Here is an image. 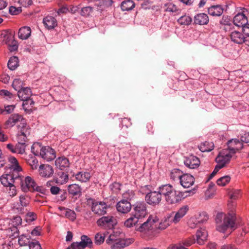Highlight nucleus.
Masks as SVG:
<instances>
[{
  "instance_id": "19",
  "label": "nucleus",
  "mask_w": 249,
  "mask_h": 249,
  "mask_svg": "<svg viewBox=\"0 0 249 249\" xmlns=\"http://www.w3.org/2000/svg\"><path fill=\"white\" fill-rule=\"evenodd\" d=\"M26 146V144L22 142H18L15 145L12 143H8L6 145V148L11 152L18 154H23L25 152Z\"/></svg>"
},
{
  "instance_id": "16",
  "label": "nucleus",
  "mask_w": 249,
  "mask_h": 249,
  "mask_svg": "<svg viewBox=\"0 0 249 249\" xmlns=\"http://www.w3.org/2000/svg\"><path fill=\"white\" fill-rule=\"evenodd\" d=\"M199 159L196 156L190 155L184 158V163L190 169L197 168L200 165Z\"/></svg>"
},
{
  "instance_id": "45",
  "label": "nucleus",
  "mask_w": 249,
  "mask_h": 249,
  "mask_svg": "<svg viewBox=\"0 0 249 249\" xmlns=\"http://www.w3.org/2000/svg\"><path fill=\"white\" fill-rule=\"evenodd\" d=\"M31 237L30 235L22 234L19 236L18 244L20 246H29L32 242L30 241Z\"/></svg>"
},
{
  "instance_id": "15",
  "label": "nucleus",
  "mask_w": 249,
  "mask_h": 249,
  "mask_svg": "<svg viewBox=\"0 0 249 249\" xmlns=\"http://www.w3.org/2000/svg\"><path fill=\"white\" fill-rule=\"evenodd\" d=\"M243 148V143L237 139L230 140L227 142V148L224 149L228 150L232 155L237 151Z\"/></svg>"
},
{
  "instance_id": "44",
  "label": "nucleus",
  "mask_w": 249,
  "mask_h": 249,
  "mask_svg": "<svg viewBox=\"0 0 249 249\" xmlns=\"http://www.w3.org/2000/svg\"><path fill=\"white\" fill-rule=\"evenodd\" d=\"M163 8L164 11L169 13H178L179 11L177 6L172 2L165 3Z\"/></svg>"
},
{
  "instance_id": "32",
  "label": "nucleus",
  "mask_w": 249,
  "mask_h": 249,
  "mask_svg": "<svg viewBox=\"0 0 249 249\" xmlns=\"http://www.w3.org/2000/svg\"><path fill=\"white\" fill-rule=\"evenodd\" d=\"M75 179L81 182H87L91 178L90 174L88 172L80 171L73 175Z\"/></svg>"
},
{
  "instance_id": "12",
  "label": "nucleus",
  "mask_w": 249,
  "mask_h": 249,
  "mask_svg": "<svg viewBox=\"0 0 249 249\" xmlns=\"http://www.w3.org/2000/svg\"><path fill=\"white\" fill-rule=\"evenodd\" d=\"M209 218L208 215L206 212H203L194 217L190 218L188 222L189 227L191 229L195 228L199 223H203L206 222Z\"/></svg>"
},
{
  "instance_id": "64",
  "label": "nucleus",
  "mask_w": 249,
  "mask_h": 249,
  "mask_svg": "<svg viewBox=\"0 0 249 249\" xmlns=\"http://www.w3.org/2000/svg\"><path fill=\"white\" fill-rule=\"evenodd\" d=\"M29 249H42L38 241L32 242L29 244Z\"/></svg>"
},
{
  "instance_id": "14",
  "label": "nucleus",
  "mask_w": 249,
  "mask_h": 249,
  "mask_svg": "<svg viewBox=\"0 0 249 249\" xmlns=\"http://www.w3.org/2000/svg\"><path fill=\"white\" fill-rule=\"evenodd\" d=\"M183 198H184V193L182 192L177 191L174 188L165 200L167 203L173 204L178 202Z\"/></svg>"
},
{
  "instance_id": "36",
  "label": "nucleus",
  "mask_w": 249,
  "mask_h": 249,
  "mask_svg": "<svg viewBox=\"0 0 249 249\" xmlns=\"http://www.w3.org/2000/svg\"><path fill=\"white\" fill-rule=\"evenodd\" d=\"M139 219L132 214L130 217L124 221V225L127 228H131L134 226H136L139 222Z\"/></svg>"
},
{
  "instance_id": "25",
  "label": "nucleus",
  "mask_w": 249,
  "mask_h": 249,
  "mask_svg": "<svg viewBox=\"0 0 249 249\" xmlns=\"http://www.w3.org/2000/svg\"><path fill=\"white\" fill-rule=\"evenodd\" d=\"M195 182L194 177L188 174H183V176L180 178V183L184 188H189L192 186Z\"/></svg>"
},
{
  "instance_id": "35",
  "label": "nucleus",
  "mask_w": 249,
  "mask_h": 249,
  "mask_svg": "<svg viewBox=\"0 0 249 249\" xmlns=\"http://www.w3.org/2000/svg\"><path fill=\"white\" fill-rule=\"evenodd\" d=\"M31 30L29 27L24 26L20 28L18 33V36L20 39L25 40L28 39L31 36Z\"/></svg>"
},
{
  "instance_id": "28",
  "label": "nucleus",
  "mask_w": 249,
  "mask_h": 249,
  "mask_svg": "<svg viewBox=\"0 0 249 249\" xmlns=\"http://www.w3.org/2000/svg\"><path fill=\"white\" fill-rule=\"evenodd\" d=\"M17 176H14L13 174H5L2 175L0 178L1 184L5 187L12 185L15 182V179Z\"/></svg>"
},
{
  "instance_id": "62",
  "label": "nucleus",
  "mask_w": 249,
  "mask_h": 249,
  "mask_svg": "<svg viewBox=\"0 0 249 249\" xmlns=\"http://www.w3.org/2000/svg\"><path fill=\"white\" fill-rule=\"evenodd\" d=\"M240 139L242 142H249V132L246 131L243 132L241 134Z\"/></svg>"
},
{
  "instance_id": "47",
  "label": "nucleus",
  "mask_w": 249,
  "mask_h": 249,
  "mask_svg": "<svg viewBox=\"0 0 249 249\" xmlns=\"http://www.w3.org/2000/svg\"><path fill=\"white\" fill-rule=\"evenodd\" d=\"M8 161L13 164V166H14V171L18 173L22 171V168L19 166L18 162L15 157L13 156L9 157L8 158Z\"/></svg>"
},
{
  "instance_id": "59",
  "label": "nucleus",
  "mask_w": 249,
  "mask_h": 249,
  "mask_svg": "<svg viewBox=\"0 0 249 249\" xmlns=\"http://www.w3.org/2000/svg\"><path fill=\"white\" fill-rule=\"evenodd\" d=\"M240 196V191L239 190H234L232 191L230 194V199L231 201L237 199Z\"/></svg>"
},
{
  "instance_id": "9",
  "label": "nucleus",
  "mask_w": 249,
  "mask_h": 249,
  "mask_svg": "<svg viewBox=\"0 0 249 249\" xmlns=\"http://www.w3.org/2000/svg\"><path fill=\"white\" fill-rule=\"evenodd\" d=\"M133 210L132 214L139 220L144 217L147 214L146 204L143 201L136 203Z\"/></svg>"
},
{
  "instance_id": "3",
  "label": "nucleus",
  "mask_w": 249,
  "mask_h": 249,
  "mask_svg": "<svg viewBox=\"0 0 249 249\" xmlns=\"http://www.w3.org/2000/svg\"><path fill=\"white\" fill-rule=\"evenodd\" d=\"M89 204H91V210L96 214L103 215L107 213L108 208L107 205L103 201H97L94 199L89 198L88 200Z\"/></svg>"
},
{
  "instance_id": "18",
  "label": "nucleus",
  "mask_w": 249,
  "mask_h": 249,
  "mask_svg": "<svg viewBox=\"0 0 249 249\" xmlns=\"http://www.w3.org/2000/svg\"><path fill=\"white\" fill-rule=\"evenodd\" d=\"M39 156L44 160L50 161L56 158V153L54 150L50 146H44Z\"/></svg>"
},
{
  "instance_id": "17",
  "label": "nucleus",
  "mask_w": 249,
  "mask_h": 249,
  "mask_svg": "<svg viewBox=\"0 0 249 249\" xmlns=\"http://www.w3.org/2000/svg\"><path fill=\"white\" fill-rule=\"evenodd\" d=\"M23 121H24V119L21 115H19L18 113L12 114L5 122V128H11L15 126L18 122H20V123H21Z\"/></svg>"
},
{
  "instance_id": "43",
  "label": "nucleus",
  "mask_w": 249,
  "mask_h": 249,
  "mask_svg": "<svg viewBox=\"0 0 249 249\" xmlns=\"http://www.w3.org/2000/svg\"><path fill=\"white\" fill-rule=\"evenodd\" d=\"M68 191L70 194L74 196L81 193V188L78 184H72L68 186Z\"/></svg>"
},
{
  "instance_id": "23",
  "label": "nucleus",
  "mask_w": 249,
  "mask_h": 249,
  "mask_svg": "<svg viewBox=\"0 0 249 249\" xmlns=\"http://www.w3.org/2000/svg\"><path fill=\"white\" fill-rule=\"evenodd\" d=\"M195 243L194 236H191L182 240L179 243L173 245V249H188L187 247Z\"/></svg>"
},
{
  "instance_id": "54",
  "label": "nucleus",
  "mask_w": 249,
  "mask_h": 249,
  "mask_svg": "<svg viewBox=\"0 0 249 249\" xmlns=\"http://www.w3.org/2000/svg\"><path fill=\"white\" fill-rule=\"evenodd\" d=\"M192 19L191 17H180L178 19V22L180 25H188L192 22Z\"/></svg>"
},
{
  "instance_id": "29",
  "label": "nucleus",
  "mask_w": 249,
  "mask_h": 249,
  "mask_svg": "<svg viewBox=\"0 0 249 249\" xmlns=\"http://www.w3.org/2000/svg\"><path fill=\"white\" fill-rule=\"evenodd\" d=\"M196 243L200 245L204 244L208 237V232L204 228H200L198 230L196 233Z\"/></svg>"
},
{
  "instance_id": "24",
  "label": "nucleus",
  "mask_w": 249,
  "mask_h": 249,
  "mask_svg": "<svg viewBox=\"0 0 249 249\" xmlns=\"http://www.w3.org/2000/svg\"><path fill=\"white\" fill-rule=\"evenodd\" d=\"M54 182L58 185H63L66 183L69 180V175L67 173L62 171H59L56 173L53 177Z\"/></svg>"
},
{
  "instance_id": "41",
  "label": "nucleus",
  "mask_w": 249,
  "mask_h": 249,
  "mask_svg": "<svg viewBox=\"0 0 249 249\" xmlns=\"http://www.w3.org/2000/svg\"><path fill=\"white\" fill-rule=\"evenodd\" d=\"M18 58V57L13 56L11 57L8 62L7 66L12 71L15 70L19 66Z\"/></svg>"
},
{
  "instance_id": "56",
  "label": "nucleus",
  "mask_w": 249,
  "mask_h": 249,
  "mask_svg": "<svg viewBox=\"0 0 249 249\" xmlns=\"http://www.w3.org/2000/svg\"><path fill=\"white\" fill-rule=\"evenodd\" d=\"M237 14L235 16H248L249 15V8L244 7H237L236 9Z\"/></svg>"
},
{
  "instance_id": "61",
  "label": "nucleus",
  "mask_w": 249,
  "mask_h": 249,
  "mask_svg": "<svg viewBox=\"0 0 249 249\" xmlns=\"http://www.w3.org/2000/svg\"><path fill=\"white\" fill-rule=\"evenodd\" d=\"M19 201L22 207H26L29 203V200L26 195H21L19 196Z\"/></svg>"
},
{
  "instance_id": "8",
  "label": "nucleus",
  "mask_w": 249,
  "mask_h": 249,
  "mask_svg": "<svg viewBox=\"0 0 249 249\" xmlns=\"http://www.w3.org/2000/svg\"><path fill=\"white\" fill-rule=\"evenodd\" d=\"M116 219L112 216H103L97 221L98 226L105 229H111L116 225Z\"/></svg>"
},
{
  "instance_id": "39",
  "label": "nucleus",
  "mask_w": 249,
  "mask_h": 249,
  "mask_svg": "<svg viewBox=\"0 0 249 249\" xmlns=\"http://www.w3.org/2000/svg\"><path fill=\"white\" fill-rule=\"evenodd\" d=\"M213 143L209 142H205L201 143L198 146L199 150L202 152L211 151L213 149Z\"/></svg>"
},
{
  "instance_id": "31",
  "label": "nucleus",
  "mask_w": 249,
  "mask_h": 249,
  "mask_svg": "<svg viewBox=\"0 0 249 249\" xmlns=\"http://www.w3.org/2000/svg\"><path fill=\"white\" fill-rule=\"evenodd\" d=\"M18 95L20 100L25 102L30 98L32 95V91L29 88H23L18 92Z\"/></svg>"
},
{
  "instance_id": "26",
  "label": "nucleus",
  "mask_w": 249,
  "mask_h": 249,
  "mask_svg": "<svg viewBox=\"0 0 249 249\" xmlns=\"http://www.w3.org/2000/svg\"><path fill=\"white\" fill-rule=\"evenodd\" d=\"M55 164L60 170H66L70 166L69 160L65 157H60L56 159Z\"/></svg>"
},
{
  "instance_id": "30",
  "label": "nucleus",
  "mask_w": 249,
  "mask_h": 249,
  "mask_svg": "<svg viewBox=\"0 0 249 249\" xmlns=\"http://www.w3.org/2000/svg\"><path fill=\"white\" fill-rule=\"evenodd\" d=\"M188 210L187 206H184L180 208L175 213L174 217L171 220L172 222L175 224L178 223L180 219L186 214Z\"/></svg>"
},
{
  "instance_id": "2",
  "label": "nucleus",
  "mask_w": 249,
  "mask_h": 249,
  "mask_svg": "<svg viewBox=\"0 0 249 249\" xmlns=\"http://www.w3.org/2000/svg\"><path fill=\"white\" fill-rule=\"evenodd\" d=\"M134 242L132 238L124 239L118 237L115 234H111L106 240L107 243L112 249H121L129 246Z\"/></svg>"
},
{
  "instance_id": "40",
  "label": "nucleus",
  "mask_w": 249,
  "mask_h": 249,
  "mask_svg": "<svg viewBox=\"0 0 249 249\" xmlns=\"http://www.w3.org/2000/svg\"><path fill=\"white\" fill-rule=\"evenodd\" d=\"M183 172L178 169H174L170 173V178L174 181L179 180L183 176Z\"/></svg>"
},
{
  "instance_id": "46",
  "label": "nucleus",
  "mask_w": 249,
  "mask_h": 249,
  "mask_svg": "<svg viewBox=\"0 0 249 249\" xmlns=\"http://www.w3.org/2000/svg\"><path fill=\"white\" fill-rule=\"evenodd\" d=\"M136 195L133 190H128L124 192L122 195V199L127 202H130L135 198Z\"/></svg>"
},
{
  "instance_id": "48",
  "label": "nucleus",
  "mask_w": 249,
  "mask_h": 249,
  "mask_svg": "<svg viewBox=\"0 0 249 249\" xmlns=\"http://www.w3.org/2000/svg\"><path fill=\"white\" fill-rule=\"evenodd\" d=\"M43 147L38 142L34 143L31 147V152L34 155L39 156Z\"/></svg>"
},
{
  "instance_id": "34",
  "label": "nucleus",
  "mask_w": 249,
  "mask_h": 249,
  "mask_svg": "<svg viewBox=\"0 0 249 249\" xmlns=\"http://www.w3.org/2000/svg\"><path fill=\"white\" fill-rule=\"evenodd\" d=\"M43 22L48 29H53L57 25V21L54 17H45Z\"/></svg>"
},
{
  "instance_id": "11",
  "label": "nucleus",
  "mask_w": 249,
  "mask_h": 249,
  "mask_svg": "<svg viewBox=\"0 0 249 249\" xmlns=\"http://www.w3.org/2000/svg\"><path fill=\"white\" fill-rule=\"evenodd\" d=\"M233 24L237 27H242V31L249 36V23L247 17H233Z\"/></svg>"
},
{
  "instance_id": "20",
  "label": "nucleus",
  "mask_w": 249,
  "mask_h": 249,
  "mask_svg": "<svg viewBox=\"0 0 249 249\" xmlns=\"http://www.w3.org/2000/svg\"><path fill=\"white\" fill-rule=\"evenodd\" d=\"M53 167L48 164H41L38 167L39 175L42 178H49L53 174Z\"/></svg>"
},
{
  "instance_id": "4",
  "label": "nucleus",
  "mask_w": 249,
  "mask_h": 249,
  "mask_svg": "<svg viewBox=\"0 0 249 249\" xmlns=\"http://www.w3.org/2000/svg\"><path fill=\"white\" fill-rule=\"evenodd\" d=\"M144 198L145 202L152 206L159 205L162 199L159 190L157 191L149 190L145 193Z\"/></svg>"
},
{
  "instance_id": "57",
  "label": "nucleus",
  "mask_w": 249,
  "mask_h": 249,
  "mask_svg": "<svg viewBox=\"0 0 249 249\" xmlns=\"http://www.w3.org/2000/svg\"><path fill=\"white\" fill-rule=\"evenodd\" d=\"M22 12V8L21 7H16L14 6H11L9 8V13L12 15H18Z\"/></svg>"
},
{
  "instance_id": "7",
  "label": "nucleus",
  "mask_w": 249,
  "mask_h": 249,
  "mask_svg": "<svg viewBox=\"0 0 249 249\" xmlns=\"http://www.w3.org/2000/svg\"><path fill=\"white\" fill-rule=\"evenodd\" d=\"M90 1L94 3V6H89L81 8L80 10L81 16H89L94 10L97 11L103 10L102 7L104 6V0H90Z\"/></svg>"
},
{
  "instance_id": "42",
  "label": "nucleus",
  "mask_w": 249,
  "mask_h": 249,
  "mask_svg": "<svg viewBox=\"0 0 249 249\" xmlns=\"http://www.w3.org/2000/svg\"><path fill=\"white\" fill-rule=\"evenodd\" d=\"M230 17H222V19L220 20V23L224 25V30L226 31L230 30L233 24V18H229Z\"/></svg>"
},
{
  "instance_id": "27",
  "label": "nucleus",
  "mask_w": 249,
  "mask_h": 249,
  "mask_svg": "<svg viewBox=\"0 0 249 249\" xmlns=\"http://www.w3.org/2000/svg\"><path fill=\"white\" fill-rule=\"evenodd\" d=\"M224 11L226 9L219 4L212 5L208 8V13L210 16H221Z\"/></svg>"
},
{
  "instance_id": "50",
  "label": "nucleus",
  "mask_w": 249,
  "mask_h": 249,
  "mask_svg": "<svg viewBox=\"0 0 249 249\" xmlns=\"http://www.w3.org/2000/svg\"><path fill=\"white\" fill-rule=\"evenodd\" d=\"M27 163L33 170H36L39 167L38 160L35 157H29L27 160Z\"/></svg>"
},
{
  "instance_id": "38",
  "label": "nucleus",
  "mask_w": 249,
  "mask_h": 249,
  "mask_svg": "<svg viewBox=\"0 0 249 249\" xmlns=\"http://www.w3.org/2000/svg\"><path fill=\"white\" fill-rule=\"evenodd\" d=\"M135 6V4L132 0H125L123 1L121 5L123 11H129L132 10Z\"/></svg>"
},
{
  "instance_id": "1",
  "label": "nucleus",
  "mask_w": 249,
  "mask_h": 249,
  "mask_svg": "<svg viewBox=\"0 0 249 249\" xmlns=\"http://www.w3.org/2000/svg\"><path fill=\"white\" fill-rule=\"evenodd\" d=\"M229 213L227 215L222 213H218L215 217L216 230L219 232H225L227 230H234L236 229L235 213L236 203L229 201L228 204Z\"/></svg>"
},
{
  "instance_id": "5",
  "label": "nucleus",
  "mask_w": 249,
  "mask_h": 249,
  "mask_svg": "<svg viewBox=\"0 0 249 249\" xmlns=\"http://www.w3.org/2000/svg\"><path fill=\"white\" fill-rule=\"evenodd\" d=\"M230 36L231 40L234 43L239 44L244 43L249 46V36L245 35L243 31L242 32L238 31H231Z\"/></svg>"
},
{
  "instance_id": "49",
  "label": "nucleus",
  "mask_w": 249,
  "mask_h": 249,
  "mask_svg": "<svg viewBox=\"0 0 249 249\" xmlns=\"http://www.w3.org/2000/svg\"><path fill=\"white\" fill-rule=\"evenodd\" d=\"M59 209L61 211H65V216L70 220L73 221L76 219V213L74 211L64 207H59Z\"/></svg>"
},
{
  "instance_id": "13",
  "label": "nucleus",
  "mask_w": 249,
  "mask_h": 249,
  "mask_svg": "<svg viewBox=\"0 0 249 249\" xmlns=\"http://www.w3.org/2000/svg\"><path fill=\"white\" fill-rule=\"evenodd\" d=\"M80 242H73L71 247L73 249H84L86 247L91 248L92 245L91 239L87 235H83L81 236Z\"/></svg>"
},
{
  "instance_id": "58",
  "label": "nucleus",
  "mask_w": 249,
  "mask_h": 249,
  "mask_svg": "<svg viewBox=\"0 0 249 249\" xmlns=\"http://www.w3.org/2000/svg\"><path fill=\"white\" fill-rule=\"evenodd\" d=\"M37 218V216L36 213L34 212H28L26 214V220L27 222L30 223L35 221Z\"/></svg>"
},
{
  "instance_id": "53",
  "label": "nucleus",
  "mask_w": 249,
  "mask_h": 249,
  "mask_svg": "<svg viewBox=\"0 0 249 249\" xmlns=\"http://www.w3.org/2000/svg\"><path fill=\"white\" fill-rule=\"evenodd\" d=\"M231 177L229 176H225L220 178L217 180V184L219 186H224L230 182Z\"/></svg>"
},
{
  "instance_id": "63",
  "label": "nucleus",
  "mask_w": 249,
  "mask_h": 249,
  "mask_svg": "<svg viewBox=\"0 0 249 249\" xmlns=\"http://www.w3.org/2000/svg\"><path fill=\"white\" fill-rule=\"evenodd\" d=\"M7 187H9V190L8 191L9 196L11 197L15 196L17 194V190L14 184L7 186Z\"/></svg>"
},
{
  "instance_id": "22",
  "label": "nucleus",
  "mask_w": 249,
  "mask_h": 249,
  "mask_svg": "<svg viewBox=\"0 0 249 249\" xmlns=\"http://www.w3.org/2000/svg\"><path fill=\"white\" fill-rule=\"evenodd\" d=\"M156 220L149 217L145 222L141 224L140 226L137 225L135 227V230L139 232H144L151 229L153 224L155 223Z\"/></svg>"
},
{
  "instance_id": "10",
  "label": "nucleus",
  "mask_w": 249,
  "mask_h": 249,
  "mask_svg": "<svg viewBox=\"0 0 249 249\" xmlns=\"http://www.w3.org/2000/svg\"><path fill=\"white\" fill-rule=\"evenodd\" d=\"M36 184V181L33 178L30 176H27L21 179V189L25 193L29 192H34V189Z\"/></svg>"
},
{
  "instance_id": "51",
  "label": "nucleus",
  "mask_w": 249,
  "mask_h": 249,
  "mask_svg": "<svg viewBox=\"0 0 249 249\" xmlns=\"http://www.w3.org/2000/svg\"><path fill=\"white\" fill-rule=\"evenodd\" d=\"M23 82L19 78L15 79L12 83L13 88L18 92L23 88Z\"/></svg>"
},
{
  "instance_id": "33",
  "label": "nucleus",
  "mask_w": 249,
  "mask_h": 249,
  "mask_svg": "<svg viewBox=\"0 0 249 249\" xmlns=\"http://www.w3.org/2000/svg\"><path fill=\"white\" fill-rule=\"evenodd\" d=\"M174 188L172 185L169 184L162 185L159 186L157 190H159L161 196H163L165 199L167 196L170 194L171 191L173 190Z\"/></svg>"
},
{
  "instance_id": "55",
  "label": "nucleus",
  "mask_w": 249,
  "mask_h": 249,
  "mask_svg": "<svg viewBox=\"0 0 249 249\" xmlns=\"http://www.w3.org/2000/svg\"><path fill=\"white\" fill-rule=\"evenodd\" d=\"M170 222L171 220H170V217H167L159 223V226L157 228L161 230H164L170 225Z\"/></svg>"
},
{
  "instance_id": "6",
  "label": "nucleus",
  "mask_w": 249,
  "mask_h": 249,
  "mask_svg": "<svg viewBox=\"0 0 249 249\" xmlns=\"http://www.w3.org/2000/svg\"><path fill=\"white\" fill-rule=\"evenodd\" d=\"M232 156L228 150L222 149L219 151L218 155L215 158V161L217 163L216 165L220 167V168H223L230 162Z\"/></svg>"
},
{
  "instance_id": "52",
  "label": "nucleus",
  "mask_w": 249,
  "mask_h": 249,
  "mask_svg": "<svg viewBox=\"0 0 249 249\" xmlns=\"http://www.w3.org/2000/svg\"><path fill=\"white\" fill-rule=\"evenodd\" d=\"M194 22L199 25L207 24L209 22V17H194Z\"/></svg>"
},
{
  "instance_id": "37",
  "label": "nucleus",
  "mask_w": 249,
  "mask_h": 249,
  "mask_svg": "<svg viewBox=\"0 0 249 249\" xmlns=\"http://www.w3.org/2000/svg\"><path fill=\"white\" fill-rule=\"evenodd\" d=\"M18 134L28 136L30 133V128L27 124L24 123V121L18 125Z\"/></svg>"
},
{
  "instance_id": "60",
  "label": "nucleus",
  "mask_w": 249,
  "mask_h": 249,
  "mask_svg": "<svg viewBox=\"0 0 249 249\" xmlns=\"http://www.w3.org/2000/svg\"><path fill=\"white\" fill-rule=\"evenodd\" d=\"M105 240V236L98 233L95 236V243L97 245H101Z\"/></svg>"
},
{
  "instance_id": "21",
  "label": "nucleus",
  "mask_w": 249,
  "mask_h": 249,
  "mask_svg": "<svg viewBox=\"0 0 249 249\" xmlns=\"http://www.w3.org/2000/svg\"><path fill=\"white\" fill-rule=\"evenodd\" d=\"M116 207L117 211L119 213L126 214L131 211L132 206L130 202H127L124 199H121L117 202Z\"/></svg>"
}]
</instances>
